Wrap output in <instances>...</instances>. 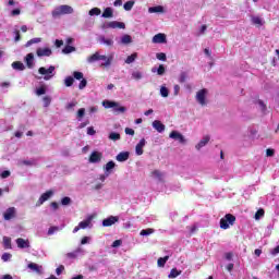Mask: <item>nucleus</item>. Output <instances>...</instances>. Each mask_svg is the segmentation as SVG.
<instances>
[{"label": "nucleus", "mask_w": 279, "mask_h": 279, "mask_svg": "<svg viewBox=\"0 0 279 279\" xmlns=\"http://www.w3.org/2000/svg\"><path fill=\"white\" fill-rule=\"evenodd\" d=\"M157 60H160L161 62H166L167 61V54L163 52H159L156 54Z\"/></svg>", "instance_id": "5fc2aeb1"}, {"label": "nucleus", "mask_w": 279, "mask_h": 279, "mask_svg": "<svg viewBox=\"0 0 279 279\" xmlns=\"http://www.w3.org/2000/svg\"><path fill=\"white\" fill-rule=\"evenodd\" d=\"M160 95H161V97H165V98L169 97V88H167V86H161Z\"/></svg>", "instance_id": "49530a36"}, {"label": "nucleus", "mask_w": 279, "mask_h": 279, "mask_svg": "<svg viewBox=\"0 0 279 279\" xmlns=\"http://www.w3.org/2000/svg\"><path fill=\"white\" fill-rule=\"evenodd\" d=\"M150 178H153V180H156L157 182H165V180L167 178V173H165L160 170H153L150 172Z\"/></svg>", "instance_id": "1a4fd4ad"}, {"label": "nucleus", "mask_w": 279, "mask_h": 279, "mask_svg": "<svg viewBox=\"0 0 279 279\" xmlns=\"http://www.w3.org/2000/svg\"><path fill=\"white\" fill-rule=\"evenodd\" d=\"M11 66L14 69V71H25V64H23L21 61H14Z\"/></svg>", "instance_id": "cd10ccee"}, {"label": "nucleus", "mask_w": 279, "mask_h": 279, "mask_svg": "<svg viewBox=\"0 0 279 279\" xmlns=\"http://www.w3.org/2000/svg\"><path fill=\"white\" fill-rule=\"evenodd\" d=\"M125 134H128L129 136H134L135 132L133 129L130 128H125L124 130Z\"/></svg>", "instance_id": "338daca9"}, {"label": "nucleus", "mask_w": 279, "mask_h": 279, "mask_svg": "<svg viewBox=\"0 0 279 279\" xmlns=\"http://www.w3.org/2000/svg\"><path fill=\"white\" fill-rule=\"evenodd\" d=\"M73 12H74L73 7L69 4H61L54 8V10L52 11V16L54 19H60V16L64 14H73Z\"/></svg>", "instance_id": "f03ea898"}, {"label": "nucleus", "mask_w": 279, "mask_h": 279, "mask_svg": "<svg viewBox=\"0 0 279 279\" xmlns=\"http://www.w3.org/2000/svg\"><path fill=\"white\" fill-rule=\"evenodd\" d=\"M134 0H130L128 2L124 3L123 8L126 12H130V10H132L134 8Z\"/></svg>", "instance_id": "a19ab883"}, {"label": "nucleus", "mask_w": 279, "mask_h": 279, "mask_svg": "<svg viewBox=\"0 0 279 279\" xmlns=\"http://www.w3.org/2000/svg\"><path fill=\"white\" fill-rule=\"evenodd\" d=\"M59 230H60L59 227H50L48 229V236H51V235L56 234V232H58Z\"/></svg>", "instance_id": "864d4df0"}, {"label": "nucleus", "mask_w": 279, "mask_h": 279, "mask_svg": "<svg viewBox=\"0 0 279 279\" xmlns=\"http://www.w3.org/2000/svg\"><path fill=\"white\" fill-rule=\"evenodd\" d=\"M38 73L39 75L44 76V80L46 82H49V80H53V77L56 76V66L50 65L48 69L45 66H41L38 69Z\"/></svg>", "instance_id": "7ed1b4c3"}, {"label": "nucleus", "mask_w": 279, "mask_h": 279, "mask_svg": "<svg viewBox=\"0 0 279 279\" xmlns=\"http://www.w3.org/2000/svg\"><path fill=\"white\" fill-rule=\"evenodd\" d=\"M118 40V45H130L132 44V36L125 34L122 37H120V39Z\"/></svg>", "instance_id": "a878e982"}, {"label": "nucleus", "mask_w": 279, "mask_h": 279, "mask_svg": "<svg viewBox=\"0 0 279 279\" xmlns=\"http://www.w3.org/2000/svg\"><path fill=\"white\" fill-rule=\"evenodd\" d=\"M102 158H104V155L101 153L93 151L89 156V162H92V165H97L101 162Z\"/></svg>", "instance_id": "ddd939ff"}, {"label": "nucleus", "mask_w": 279, "mask_h": 279, "mask_svg": "<svg viewBox=\"0 0 279 279\" xmlns=\"http://www.w3.org/2000/svg\"><path fill=\"white\" fill-rule=\"evenodd\" d=\"M189 80V73L186 72H181L179 75V82L180 84H184Z\"/></svg>", "instance_id": "58836bf2"}, {"label": "nucleus", "mask_w": 279, "mask_h": 279, "mask_svg": "<svg viewBox=\"0 0 279 279\" xmlns=\"http://www.w3.org/2000/svg\"><path fill=\"white\" fill-rule=\"evenodd\" d=\"M153 43L155 45H165L167 43V35L159 33L153 37Z\"/></svg>", "instance_id": "2eb2a0df"}, {"label": "nucleus", "mask_w": 279, "mask_h": 279, "mask_svg": "<svg viewBox=\"0 0 279 279\" xmlns=\"http://www.w3.org/2000/svg\"><path fill=\"white\" fill-rule=\"evenodd\" d=\"M119 216H110L102 220L104 228H110V226H114V223H118Z\"/></svg>", "instance_id": "f8f14e48"}, {"label": "nucleus", "mask_w": 279, "mask_h": 279, "mask_svg": "<svg viewBox=\"0 0 279 279\" xmlns=\"http://www.w3.org/2000/svg\"><path fill=\"white\" fill-rule=\"evenodd\" d=\"M24 62L26 63L27 69H33L35 66L34 53L26 54Z\"/></svg>", "instance_id": "5701e85b"}, {"label": "nucleus", "mask_w": 279, "mask_h": 279, "mask_svg": "<svg viewBox=\"0 0 279 279\" xmlns=\"http://www.w3.org/2000/svg\"><path fill=\"white\" fill-rule=\"evenodd\" d=\"M98 43L100 45H106V47H113L114 46V39L108 38L104 35L98 36Z\"/></svg>", "instance_id": "4468645a"}, {"label": "nucleus", "mask_w": 279, "mask_h": 279, "mask_svg": "<svg viewBox=\"0 0 279 279\" xmlns=\"http://www.w3.org/2000/svg\"><path fill=\"white\" fill-rule=\"evenodd\" d=\"M265 216V210L264 209H258L255 214V219L256 221H258V219H260V217Z\"/></svg>", "instance_id": "4d7b16f0"}, {"label": "nucleus", "mask_w": 279, "mask_h": 279, "mask_svg": "<svg viewBox=\"0 0 279 279\" xmlns=\"http://www.w3.org/2000/svg\"><path fill=\"white\" fill-rule=\"evenodd\" d=\"M21 14V9H14L11 11V16H19Z\"/></svg>", "instance_id": "774afa93"}, {"label": "nucleus", "mask_w": 279, "mask_h": 279, "mask_svg": "<svg viewBox=\"0 0 279 279\" xmlns=\"http://www.w3.org/2000/svg\"><path fill=\"white\" fill-rule=\"evenodd\" d=\"M129 158H130L129 151H121L116 156V160H118V162H125L126 160H129Z\"/></svg>", "instance_id": "393cba45"}, {"label": "nucleus", "mask_w": 279, "mask_h": 279, "mask_svg": "<svg viewBox=\"0 0 279 279\" xmlns=\"http://www.w3.org/2000/svg\"><path fill=\"white\" fill-rule=\"evenodd\" d=\"M180 274H182V270H177L175 268H173L170 271L168 278H178V276H180Z\"/></svg>", "instance_id": "c03bdc74"}, {"label": "nucleus", "mask_w": 279, "mask_h": 279, "mask_svg": "<svg viewBox=\"0 0 279 279\" xmlns=\"http://www.w3.org/2000/svg\"><path fill=\"white\" fill-rule=\"evenodd\" d=\"M149 14H165V7L157 5L148 8Z\"/></svg>", "instance_id": "4be33fe9"}, {"label": "nucleus", "mask_w": 279, "mask_h": 279, "mask_svg": "<svg viewBox=\"0 0 279 279\" xmlns=\"http://www.w3.org/2000/svg\"><path fill=\"white\" fill-rule=\"evenodd\" d=\"M102 106L104 108H113L114 112H125V107H120L116 101L104 100Z\"/></svg>", "instance_id": "39448f33"}, {"label": "nucleus", "mask_w": 279, "mask_h": 279, "mask_svg": "<svg viewBox=\"0 0 279 279\" xmlns=\"http://www.w3.org/2000/svg\"><path fill=\"white\" fill-rule=\"evenodd\" d=\"M101 16L102 19H112L114 16L112 8H106Z\"/></svg>", "instance_id": "c85d7f7f"}, {"label": "nucleus", "mask_w": 279, "mask_h": 279, "mask_svg": "<svg viewBox=\"0 0 279 279\" xmlns=\"http://www.w3.org/2000/svg\"><path fill=\"white\" fill-rule=\"evenodd\" d=\"M88 81H86V78H81V82L78 84V88L80 90H84L85 86H87Z\"/></svg>", "instance_id": "6e6d98bb"}, {"label": "nucleus", "mask_w": 279, "mask_h": 279, "mask_svg": "<svg viewBox=\"0 0 279 279\" xmlns=\"http://www.w3.org/2000/svg\"><path fill=\"white\" fill-rule=\"evenodd\" d=\"M51 197H53V190L47 191L46 193L41 194L36 203V206H43L44 203L48 202V199H51Z\"/></svg>", "instance_id": "9d476101"}, {"label": "nucleus", "mask_w": 279, "mask_h": 279, "mask_svg": "<svg viewBox=\"0 0 279 279\" xmlns=\"http://www.w3.org/2000/svg\"><path fill=\"white\" fill-rule=\"evenodd\" d=\"M81 230H86V228H93V216H88L85 220L78 223Z\"/></svg>", "instance_id": "dca6fc26"}, {"label": "nucleus", "mask_w": 279, "mask_h": 279, "mask_svg": "<svg viewBox=\"0 0 279 279\" xmlns=\"http://www.w3.org/2000/svg\"><path fill=\"white\" fill-rule=\"evenodd\" d=\"M75 82V78H73V76H66L64 78V85L69 88L71 86H73V83Z\"/></svg>", "instance_id": "ea45409f"}, {"label": "nucleus", "mask_w": 279, "mask_h": 279, "mask_svg": "<svg viewBox=\"0 0 279 279\" xmlns=\"http://www.w3.org/2000/svg\"><path fill=\"white\" fill-rule=\"evenodd\" d=\"M169 138H172L173 141H179V143H181V145L186 144V138L184 137V135H182V133H180L178 131H172L169 134Z\"/></svg>", "instance_id": "9b49d317"}, {"label": "nucleus", "mask_w": 279, "mask_h": 279, "mask_svg": "<svg viewBox=\"0 0 279 279\" xmlns=\"http://www.w3.org/2000/svg\"><path fill=\"white\" fill-rule=\"evenodd\" d=\"M38 58H49L51 56L52 51L50 48H38L36 51Z\"/></svg>", "instance_id": "f3484780"}, {"label": "nucleus", "mask_w": 279, "mask_h": 279, "mask_svg": "<svg viewBox=\"0 0 279 279\" xmlns=\"http://www.w3.org/2000/svg\"><path fill=\"white\" fill-rule=\"evenodd\" d=\"M137 58H138V53L134 52L133 54L126 58L125 64H132Z\"/></svg>", "instance_id": "c9c22d12"}, {"label": "nucleus", "mask_w": 279, "mask_h": 279, "mask_svg": "<svg viewBox=\"0 0 279 279\" xmlns=\"http://www.w3.org/2000/svg\"><path fill=\"white\" fill-rule=\"evenodd\" d=\"M98 60H104V63H101V66H110L112 64L113 57H106L104 54H99V52H96L87 58L88 64H93L94 62H98Z\"/></svg>", "instance_id": "f257e3e1"}, {"label": "nucleus", "mask_w": 279, "mask_h": 279, "mask_svg": "<svg viewBox=\"0 0 279 279\" xmlns=\"http://www.w3.org/2000/svg\"><path fill=\"white\" fill-rule=\"evenodd\" d=\"M16 245L20 247V250H25L29 247V240H25L22 238L16 239Z\"/></svg>", "instance_id": "b1692460"}, {"label": "nucleus", "mask_w": 279, "mask_h": 279, "mask_svg": "<svg viewBox=\"0 0 279 279\" xmlns=\"http://www.w3.org/2000/svg\"><path fill=\"white\" fill-rule=\"evenodd\" d=\"M3 245H4L5 250H12V239L4 236Z\"/></svg>", "instance_id": "72a5a7b5"}, {"label": "nucleus", "mask_w": 279, "mask_h": 279, "mask_svg": "<svg viewBox=\"0 0 279 279\" xmlns=\"http://www.w3.org/2000/svg\"><path fill=\"white\" fill-rule=\"evenodd\" d=\"M114 167H117V163L114 161H108L105 166H104V171L105 173H107V175H110L112 173V171H114Z\"/></svg>", "instance_id": "412c9836"}, {"label": "nucleus", "mask_w": 279, "mask_h": 279, "mask_svg": "<svg viewBox=\"0 0 279 279\" xmlns=\"http://www.w3.org/2000/svg\"><path fill=\"white\" fill-rule=\"evenodd\" d=\"M122 243H123V241L116 240V241H113L111 247H121Z\"/></svg>", "instance_id": "0e129e2a"}, {"label": "nucleus", "mask_w": 279, "mask_h": 279, "mask_svg": "<svg viewBox=\"0 0 279 279\" xmlns=\"http://www.w3.org/2000/svg\"><path fill=\"white\" fill-rule=\"evenodd\" d=\"M109 140L110 141H121V134H119V133H116V132H111L110 134H109Z\"/></svg>", "instance_id": "37998d69"}, {"label": "nucleus", "mask_w": 279, "mask_h": 279, "mask_svg": "<svg viewBox=\"0 0 279 279\" xmlns=\"http://www.w3.org/2000/svg\"><path fill=\"white\" fill-rule=\"evenodd\" d=\"M4 221H12V219H16V209L15 207H9L3 211Z\"/></svg>", "instance_id": "0eeeda50"}, {"label": "nucleus", "mask_w": 279, "mask_h": 279, "mask_svg": "<svg viewBox=\"0 0 279 279\" xmlns=\"http://www.w3.org/2000/svg\"><path fill=\"white\" fill-rule=\"evenodd\" d=\"M45 93H47V89H45V87H40L36 90V95H38L40 97V95H45Z\"/></svg>", "instance_id": "69168bd1"}, {"label": "nucleus", "mask_w": 279, "mask_h": 279, "mask_svg": "<svg viewBox=\"0 0 279 279\" xmlns=\"http://www.w3.org/2000/svg\"><path fill=\"white\" fill-rule=\"evenodd\" d=\"M207 143H210V136L205 135L196 145L195 149L199 151L203 147H206Z\"/></svg>", "instance_id": "6ab92c4d"}, {"label": "nucleus", "mask_w": 279, "mask_h": 279, "mask_svg": "<svg viewBox=\"0 0 279 279\" xmlns=\"http://www.w3.org/2000/svg\"><path fill=\"white\" fill-rule=\"evenodd\" d=\"M145 145H147V141H145V138H142L140 143L136 144L135 154L137 156H143V147H145Z\"/></svg>", "instance_id": "aec40b11"}, {"label": "nucleus", "mask_w": 279, "mask_h": 279, "mask_svg": "<svg viewBox=\"0 0 279 279\" xmlns=\"http://www.w3.org/2000/svg\"><path fill=\"white\" fill-rule=\"evenodd\" d=\"M13 34H15V43H19V40H21V33L19 32L17 28L14 29Z\"/></svg>", "instance_id": "e2e57ef3"}, {"label": "nucleus", "mask_w": 279, "mask_h": 279, "mask_svg": "<svg viewBox=\"0 0 279 279\" xmlns=\"http://www.w3.org/2000/svg\"><path fill=\"white\" fill-rule=\"evenodd\" d=\"M153 128L156 130V132H159V134H162V132L167 130V126H165V124L159 120L153 121Z\"/></svg>", "instance_id": "a211bd4d"}, {"label": "nucleus", "mask_w": 279, "mask_h": 279, "mask_svg": "<svg viewBox=\"0 0 279 279\" xmlns=\"http://www.w3.org/2000/svg\"><path fill=\"white\" fill-rule=\"evenodd\" d=\"M156 232L154 229L148 228V229H143L140 234L141 236H149V234H154Z\"/></svg>", "instance_id": "e433bc0d"}, {"label": "nucleus", "mask_w": 279, "mask_h": 279, "mask_svg": "<svg viewBox=\"0 0 279 279\" xmlns=\"http://www.w3.org/2000/svg\"><path fill=\"white\" fill-rule=\"evenodd\" d=\"M75 106H77V101H75V100L68 102V105L65 106V110L71 111L75 108Z\"/></svg>", "instance_id": "8fccbe9b"}, {"label": "nucleus", "mask_w": 279, "mask_h": 279, "mask_svg": "<svg viewBox=\"0 0 279 279\" xmlns=\"http://www.w3.org/2000/svg\"><path fill=\"white\" fill-rule=\"evenodd\" d=\"M10 258H12V254H10V253H3V254H2L1 259H2L4 263H8V260H10Z\"/></svg>", "instance_id": "052dcab7"}, {"label": "nucleus", "mask_w": 279, "mask_h": 279, "mask_svg": "<svg viewBox=\"0 0 279 279\" xmlns=\"http://www.w3.org/2000/svg\"><path fill=\"white\" fill-rule=\"evenodd\" d=\"M84 114H86V109L81 108L77 111V119H84Z\"/></svg>", "instance_id": "680f3d73"}, {"label": "nucleus", "mask_w": 279, "mask_h": 279, "mask_svg": "<svg viewBox=\"0 0 279 279\" xmlns=\"http://www.w3.org/2000/svg\"><path fill=\"white\" fill-rule=\"evenodd\" d=\"M73 77H74V80H78V81L84 80V73L74 71L73 72Z\"/></svg>", "instance_id": "603ef678"}, {"label": "nucleus", "mask_w": 279, "mask_h": 279, "mask_svg": "<svg viewBox=\"0 0 279 279\" xmlns=\"http://www.w3.org/2000/svg\"><path fill=\"white\" fill-rule=\"evenodd\" d=\"M165 65L160 64L159 68H153L151 73H157V75H165Z\"/></svg>", "instance_id": "2f4dec72"}, {"label": "nucleus", "mask_w": 279, "mask_h": 279, "mask_svg": "<svg viewBox=\"0 0 279 279\" xmlns=\"http://www.w3.org/2000/svg\"><path fill=\"white\" fill-rule=\"evenodd\" d=\"M167 260H169V256L158 258L157 260L158 267H165V265H167Z\"/></svg>", "instance_id": "4c0bfd02"}, {"label": "nucleus", "mask_w": 279, "mask_h": 279, "mask_svg": "<svg viewBox=\"0 0 279 279\" xmlns=\"http://www.w3.org/2000/svg\"><path fill=\"white\" fill-rule=\"evenodd\" d=\"M28 269H32V271H35V274H43V266L35 263L28 264Z\"/></svg>", "instance_id": "bb28decb"}, {"label": "nucleus", "mask_w": 279, "mask_h": 279, "mask_svg": "<svg viewBox=\"0 0 279 279\" xmlns=\"http://www.w3.org/2000/svg\"><path fill=\"white\" fill-rule=\"evenodd\" d=\"M132 80H135L138 82L140 80H143V72L141 71H133L131 74Z\"/></svg>", "instance_id": "7c9ffc66"}, {"label": "nucleus", "mask_w": 279, "mask_h": 279, "mask_svg": "<svg viewBox=\"0 0 279 279\" xmlns=\"http://www.w3.org/2000/svg\"><path fill=\"white\" fill-rule=\"evenodd\" d=\"M102 27L105 29H125V23L123 22H117V21H112V22H107L105 24H102Z\"/></svg>", "instance_id": "423d86ee"}, {"label": "nucleus", "mask_w": 279, "mask_h": 279, "mask_svg": "<svg viewBox=\"0 0 279 279\" xmlns=\"http://www.w3.org/2000/svg\"><path fill=\"white\" fill-rule=\"evenodd\" d=\"M101 14V9L99 8H94L89 10V16H99Z\"/></svg>", "instance_id": "a18cd8bd"}, {"label": "nucleus", "mask_w": 279, "mask_h": 279, "mask_svg": "<svg viewBox=\"0 0 279 279\" xmlns=\"http://www.w3.org/2000/svg\"><path fill=\"white\" fill-rule=\"evenodd\" d=\"M253 25H257V27H260L263 25V19L259 16H252L251 19Z\"/></svg>", "instance_id": "f704fd0d"}, {"label": "nucleus", "mask_w": 279, "mask_h": 279, "mask_svg": "<svg viewBox=\"0 0 279 279\" xmlns=\"http://www.w3.org/2000/svg\"><path fill=\"white\" fill-rule=\"evenodd\" d=\"M61 204H62V206H69V205H71V197H69V196L63 197V198L61 199Z\"/></svg>", "instance_id": "13d9d810"}, {"label": "nucleus", "mask_w": 279, "mask_h": 279, "mask_svg": "<svg viewBox=\"0 0 279 279\" xmlns=\"http://www.w3.org/2000/svg\"><path fill=\"white\" fill-rule=\"evenodd\" d=\"M93 241V238L90 236H83L81 240V245H88Z\"/></svg>", "instance_id": "09e8293b"}, {"label": "nucleus", "mask_w": 279, "mask_h": 279, "mask_svg": "<svg viewBox=\"0 0 279 279\" xmlns=\"http://www.w3.org/2000/svg\"><path fill=\"white\" fill-rule=\"evenodd\" d=\"M74 254L76 255V258L80 256H84V254H86V251L84 248H82V246H78L75 251Z\"/></svg>", "instance_id": "de8ad7c7"}, {"label": "nucleus", "mask_w": 279, "mask_h": 279, "mask_svg": "<svg viewBox=\"0 0 279 279\" xmlns=\"http://www.w3.org/2000/svg\"><path fill=\"white\" fill-rule=\"evenodd\" d=\"M73 51H76L75 47H73V46H65L62 49V53H64V54L73 53Z\"/></svg>", "instance_id": "79ce46f5"}, {"label": "nucleus", "mask_w": 279, "mask_h": 279, "mask_svg": "<svg viewBox=\"0 0 279 279\" xmlns=\"http://www.w3.org/2000/svg\"><path fill=\"white\" fill-rule=\"evenodd\" d=\"M256 105L260 112H263L264 114L265 112H267V105H265L263 100H257Z\"/></svg>", "instance_id": "473e14b6"}, {"label": "nucleus", "mask_w": 279, "mask_h": 279, "mask_svg": "<svg viewBox=\"0 0 279 279\" xmlns=\"http://www.w3.org/2000/svg\"><path fill=\"white\" fill-rule=\"evenodd\" d=\"M10 175H12V172H10L9 170H4L3 172H1L0 178L2 180H5L7 178H10Z\"/></svg>", "instance_id": "bf43d9fd"}, {"label": "nucleus", "mask_w": 279, "mask_h": 279, "mask_svg": "<svg viewBox=\"0 0 279 279\" xmlns=\"http://www.w3.org/2000/svg\"><path fill=\"white\" fill-rule=\"evenodd\" d=\"M43 101H44V107L45 108H49V106H51V98L49 96H45L43 98Z\"/></svg>", "instance_id": "3c124183"}, {"label": "nucleus", "mask_w": 279, "mask_h": 279, "mask_svg": "<svg viewBox=\"0 0 279 279\" xmlns=\"http://www.w3.org/2000/svg\"><path fill=\"white\" fill-rule=\"evenodd\" d=\"M38 43H43V38H40V37H35V38L28 40V41L25 44V47H32V45H38Z\"/></svg>", "instance_id": "c756f323"}, {"label": "nucleus", "mask_w": 279, "mask_h": 279, "mask_svg": "<svg viewBox=\"0 0 279 279\" xmlns=\"http://www.w3.org/2000/svg\"><path fill=\"white\" fill-rule=\"evenodd\" d=\"M234 221H236V217H234L232 214H227L220 219V228L222 230H228L230 226H234Z\"/></svg>", "instance_id": "20e7f679"}, {"label": "nucleus", "mask_w": 279, "mask_h": 279, "mask_svg": "<svg viewBox=\"0 0 279 279\" xmlns=\"http://www.w3.org/2000/svg\"><path fill=\"white\" fill-rule=\"evenodd\" d=\"M206 95H208V89L204 88L196 93V101L201 106H206Z\"/></svg>", "instance_id": "6e6552de"}]
</instances>
